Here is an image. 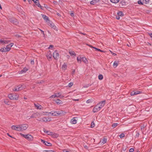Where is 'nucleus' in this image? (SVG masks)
Segmentation results:
<instances>
[{
    "label": "nucleus",
    "instance_id": "54",
    "mask_svg": "<svg viewBox=\"0 0 152 152\" xmlns=\"http://www.w3.org/2000/svg\"><path fill=\"white\" fill-rule=\"evenodd\" d=\"M150 0H145L146 4H147L149 3Z\"/></svg>",
    "mask_w": 152,
    "mask_h": 152
},
{
    "label": "nucleus",
    "instance_id": "43",
    "mask_svg": "<svg viewBox=\"0 0 152 152\" xmlns=\"http://www.w3.org/2000/svg\"><path fill=\"white\" fill-rule=\"evenodd\" d=\"M94 126H95V124H94V122H92L91 124V128H93V127H94Z\"/></svg>",
    "mask_w": 152,
    "mask_h": 152
},
{
    "label": "nucleus",
    "instance_id": "12",
    "mask_svg": "<svg viewBox=\"0 0 152 152\" xmlns=\"http://www.w3.org/2000/svg\"><path fill=\"white\" fill-rule=\"evenodd\" d=\"M42 120L43 122H50L51 121V118H47L44 117L42 118Z\"/></svg>",
    "mask_w": 152,
    "mask_h": 152
},
{
    "label": "nucleus",
    "instance_id": "31",
    "mask_svg": "<svg viewBox=\"0 0 152 152\" xmlns=\"http://www.w3.org/2000/svg\"><path fill=\"white\" fill-rule=\"evenodd\" d=\"M44 144L47 146H50L51 145V144L50 143L48 142L47 141L44 142Z\"/></svg>",
    "mask_w": 152,
    "mask_h": 152
},
{
    "label": "nucleus",
    "instance_id": "26",
    "mask_svg": "<svg viewBox=\"0 0 152 152\" xmlns=\"http://www.w3.org/2000/svg\"><path fill=\"white\" fill-rule=\"evenodd\" d=\"M118 61H115L113 65V67L115 68L117 67V66H118Z\"/></svg>",
    "mask_w": 152,
    "mask_h": 152
},
{
    "label": "nucleus",
    "instance_id": "49",
    "mask_svg": "<svg viewBox=\"0 0 152 152\" xmlns=\"http://www.w3.org/2000/svg\"><path fill=\"white\" fill-rule=\"evenodd\" d=\"M134 151V149L133 148H131L129 150V152H133Z\"/></svg>",
    "mask_w": 152,
    "mask_h": 152
},
{
    "label": "nucleus",
    "instance_id": "22",
    "mask_svg": "<svg viewBox=\"0 0 152 152\" xmlns=\"http://www.w3.org/2000/svg\"><path fill=\"white\" fill-rule=\"evenodd\" d=\"M9 41H7V40H0V43H3V44H8L9 43Z\"/></svg>",
    "mask_w": 152,
    "mask_h": 152
},
{
    "label": "nucleus",
    "instance_id": "34",
    "mask_svg": "<svg viewBox=\"0 0 152 152\" xmlns=\"http://www.w3.org/2000/svg\"><path fill=\"white\" fill-rule=\"evenodd\" d=\"M69 53L71 56H75V54L74 51H69Z\"/></svg>",
    "mask_w": 152,
    "mask_h": 152
},
{
    "label": "nucleus",
    "instance_id": "40",
    "mask_svg": "<svg viewBox=\"0 0 152 152\" xmlns=\"http://www.w3.org/2000/svg\"><path fill=\"white\" fill-rule=\"evenodd\" d=\"M73 84V83L71 82V83H69L68 86L69 87H71L72 86Z\"/></svg>",
    "mask_w": 152,
    "mask_h": 152
},
{
    "label": "nucleus",
    "instance_id": "59",
    "mask_svg": "<svg viewBox=\"0 0 152 152\" xmlns=\"http://www.w3.org/2000/svg\"><path fill=\"white\" fill-rule=\"evenodd\" d=\"M40 30L41 31V32H42V34H43L44 35H45V34H44V31L41 30Z\"/></svg>",
    "mask_w": 152,
    "mask_h": 152
},
{
    "label": "nucleus",
    "instance_id": "50",
    "mask_svg": "<svg viewBox=\"0 0 152 152\" xmlns=\"http://www.w3.org/2000/svg\"><path fill=\"white\" fill-rule=\"evenodd\" d=\"M110 52L111 53L113 56H115L116 55V54L115 53H114L112 52V51H110Z\"/></svg>",
    "mask_w": 152,
    "mask_h": 152
},
{
    "label": "nucleus",
    "instance_id": "29",
    "mask_svg": "<svg viewBox=\"0 0 152 152\" xmlns=\"http://www.w3.org/2000/svg\"><path fill=\"white\" fill-rule=\"evenodd\" d=\"M5 49V48H2L0 49V51L2 52H7Z\"/></svg>",
    "mask_w": 152,
    "mask_h": 152
},
{
    "label": "nucleus",
    "instance_id": "35",
    "mask_svg": "<svg viewBox=\"0 0 152 152\" xmlns=\"http://www.w3.org/2000/svg\"><path fill=\"white\" fill-rule=\"evenodd\" d=\"M98 79L100 80H102L103 79V76L102 75H100L98 76Z\"/></svg>",
    "mask_w": 152,
    "mask_h": 152
},
{
    "label": "nucleus",
    "instance_id": "17",
    "mask_svg": "<svg viewBox=\"0 0 152 152\" xmlns=\"http://www.w3.org/2000/svg\"><path fill=\"white\" fill-rule=\"evenodd\" d=\"M41 15L43 18L47 22H48H48H49L50 21L49 20L48 17L47 16L43 14H42Z\"/></svg>",
    "mask_w": 152,
    "mask_h": 152
},
{
    "label": "nucleus",
    "instance_id": "1",
    "mask_svg": "<svg viewBox=\"0 0 152 152\" xmlns=\"http://www.w3.org/2000/svg\"><path fill=\"white\" fill-rule=\"evenodd\" d=\"M20 135L28 141H32L33 140L34 137L31 135L29 134L26 135L22 134H20Z\"/></svg>",
    "mask_w": 152,
    "mask_h": 152
},
{
    "label": "nucleus",
    "instance_id": "8",
    "mask_svg": "<svg viewBox=\"0 0 152 152\" xmlns=\"http://www.w3.org/2000/svg\"><path fill=\"white\" fill-rule=\"evenodd\" d=\"M24 88V87H23L22 85H19L13 89V90L14 91H18L22 90Z\"/></svg>",
    "mask_w": 152,
    "mask_h": 152
},
{
    "label": "nucleus",
    "instance_id": "37",
    "mask_svg": "<svg viewBox=\"0 0 152 152\" xmlns=\"http://www.w3.org/2000/svg\"><path fill=\"white\" fill-rule=\"evenodd\" d=\"M96 0H93L90 2V3L91 4H94L96 3Z\"/></svg>",
    "mask_w": 152,
    "mask_h": 152
},
{
    "label": "nucleus",
    "instance_id": "36",
    "mask_svg": "<svg viewBox=\"0 0 152 152\" xmlns=\"http://www.w3.org/2000/svg\"><path fill=\"white\" fill-rule=\"evenodd\" d=\"M93 102V100L91 99H89L86 101V102L87 103H91Z\"/></svg>",
    "mask_w": 152,
    "mask_h": 152
},
{
    "label": "nucleus",
    "instance_id": "55",
    "mask_svg": "<svg viewBox=\"0 0 152 152\" xmlns=\"http://www.w3.org/2000/svg\"><path fill=\"white\" fill-rule=\"evenodd\" d=\"M120 17L118 15L116 17V18L118 20H119L120 19Z\"/></svg>",
    "mask_w": 152,
    "mask_h": 152
},
{
    "label": "nucleus",
    "instance_id": "9",
    "mask_svg": "<svg viewBox=\"0 0 152 152\" xmlns=\"http://www.w3.org/2000/svg\"><path fill=\"white\" fill-rule=\"evenodd\" d=\"M101 109L100 107H99L98 105L96 104L93 110V112L94 113L97 112L99 111Z\"/></svg>",
    "mask_w": 152,
    "mask_h": 152
},
{
    "label": "nucleus",
    "instance_id": "14",
    "mask_svg": "<svg viewBox=\"0 0 152 152\" xmlns=\"http://www.w3.org/2000/svg\"><path fill=\"white\" fill-rule=\"evenodd\" d=\"M34 106L37 109L42 110L43 109V107L41 105L38 104H34Z\"/></svg>",
    "mask_w": 152,
    "mask_h": 152
},
{
    "label": "nucleus",
    "instance_id": "52",
    "mask_svg": "<svg viewBox=\"0 0 152 152\" xmlns=\"http://www.w3.org/2000/svg\"><path fill=\"white\" fill-rule=\"evenodd\" d=\"M63 152H70L67 150L65 149V150H63Z\"/></svg>",
    "mask_w": 152,
    "mask_h": 152
},
{
    "label": "nucleus",
    "instance_id": "60",
    "mask_svg": "<svg viewBox=\"0 0 152 152\" xmlns=\"http://www.w3.org/2000/svg\"><path fill=\"white\" fill-rule=\"evenodd\" d=\"M149 34L150 36L152 38V33H149Z\"/></svg>",
    "mask_w": 152,
    "mask_h": 152
},
{
    "label": "nucleus",
    "instance_id": "44",
    "mask_svg": "<svg viewBox=\"0 0 152 152\" xmlns=\"http://www.w3.org/2000/svg\"><path fill=\"white\" fill-rule=\"evenodd\" d=\"M48 113L47 112H42V114L43 115H48V114L47 113Z\"/></svg>",
    "mask_w": 152,
    "mask_h": 152
},
{
    "label": "nucleus",
    "instance_id": "41",
    "mask_svg": "<svg viewBox=\"0 0 152 152\" xmlns=\"http://www.w3.org/2000/svg\"><path fill=\"white\" fill-rule=\"evenodd\" d=\"M49 24H50V25L49 24H48V25L50 26V27L52 28V27L54 26L55 25L54 24L52 23H50Z\"/></svg>",
    "mask_w": 152,
    "mask_h": 152
},
{
    "label": "nucleus",
    "instance_id": "23",
    "mask_svg": "<svg viewBox=\"0 0 152 152\" xmlns=\"http://www.w3.org/2000/svg\"><path fill=\"white\" fill-rule=\"evenodd\" d=\"M67 65L65 63H64L62 66L61 68L62 69L65 70L66 69Z\"/></svg>",
    "mask_w": 152,
    "mask_h": 152
},
{
    "label": "nucleus",
    "instance_id": "20",
    "mask_svg": "<svg viewBox=\"0 0 152 152\" xmlns=\"http://www.w3.org/2000/svg\"><path fill=\"white\" fill-rule=\"evenodd\" d=\"M28 70V69L26 68L25 67L24 68H23V70H21L19 72V74H21L23 73H25Z\"/></svg>",
    "mask_w": 152,
    "mask_h": 152
},
{
    "label": "nucleus",
    "instance_id": "45",
    "mask_svg": "<svg viewBox=\"0 0 152 152\" xmlns=\"http://www.w3.org/2000/svg\"><path fill=\"white\" fill-rule=\"evenodd\" d=\"M44 152H56L53 150L45 151Z\"/></svg>",
    "mask_w": 152,
    "mask_h": 152
},
{
    "label": "nucleus",
    "instance_id": "48",
    "mask_svg": "<svg viewBox=\"0 0 152 152\" xmlns=\"http://www.w3.org/2000/svg\"><path fill=\"white\" fill-rule=\"evenodd\" d=\"M48 114V115H51L52 116V111L50 112H48L46 113Z\"/></svg>",
    "mask_w": 152,
    "mask_h": 152
},
{
    "label": "nucleus",
    "instance_id": "47",
    "mask_svg": "<svg viewBox=\"0 0 152 152\" xmlns=\"http://www.w3.org/2000/svg\"><path fill=\"white\" fill-rule=\"evenodd\" d=\"M138 3L139 4L143 5V4L142 2L141 1V0H139L138 1Z\"/></svg>",
    "mask_w": 152,
    "mask_h": 152
},
{
    "label": "nucleus",
    "instance_id": "62",
    "mask_svg": "<svg viewBox=\"0 0 152 152\" xmlns=\"http://www.w3.org/2000/svg\"><path fill=\"white\" fill-rule=\"evenodd\" d=\"M64 97V96H61H61H60L59 97H60V98H61V99H62V98H63Z\"/></svg>",
    "mask_w": 152,
    "mask_h": 152
},
{
    "label": "nucleus",
    "instance_id": "18",
    "mask_svg": "<svg viewBox=\"0 0 152 152\" xmlns=\"http://www.w3.org/2000/svg\"><path fill=\"white\" fill-rule=\"evenodd\" d=\"M10 20L11 22L15 24H17L18 23V22L17 21V20L15 18H12L10 19Z\"/></svg>",
    "mask_w": 152,
    "mask_h": 152
},
{
    "label": "nucleus",
    "instance_id": "58",
    "mask_svg": "<svg viewBox=\"0 0 152 152\" xmlns=\"http://www.w3.org/2000/svg\"><path fill=\"white\" fill-rule=\"evenodd\" d=\"M44 132L45 133H47L48 132V131H47V130H45V129H44Z\"/></svg>",
    "mask_w": 152,
    "mask_h": 152
},
{
    "label": "nucleus",
    "instance_id": "33",
    "mask_svg": "<svg viewBox=\"0 0 152 152\" xmlns=\"http://www.w3.org/2000/svg\"><path fill=\"white\" fill-rule=\"evenodd\" d=\"M113 3H117L119 2V0H110Z\"/></svg>",
    "mask_w": 152,
    "mask_h": 152
},
{
    "label": "nucleus",
    "instance_id": "38",
    "mask_svg": "<svg viewBox=\"0 0 152 152\" xmlns=\"http://www.w3.org/2000/svg\"><path fill=\"white\" fill-rule=\"evenodd\" d=\"M36 113H34V114H33L32 115L31 117H30V118H36Z\"/></svg>",
    "mask_w": 152,
    "mask_h": 152
},
{
    "label": "nucleus",
    "instance_id": "10",
    "mask_svg": "<svg viewBox=\"0 0 152 152\" xmlns=\"http://www.w3.org/2000/svg\"><path fill=\"white\" fill-rule=\"evenodd\" d=\"M105 104V101L104 100L98 103L97 104L98 105L100 108L101 109L104 105Z\"/></svg>",
    "mask_w": 152,
    "mask_h": 152
},
{
    "label": "nucleus",
    "instance_id": "7",
    "mask_svg": "<svg viewBox=\"0 0 152 152\" xmlns=\"http://www.w3.org/2000/svg\"><path fill=\"white\" fill-rule=\"evenodd\" d=\"M59 54L57 51H55L53 53V56L54 58L56 60H58L59 58Z\"/></svg>",
    "mask_w": 152,
    "mask_h": 152
},
{
    "label": "nucleus",
    "instance_id": "53",
    "mask_svg": "<svg viewBox=\"0 0 152 152\" xmlns=\"http://www.w3.org/2000/svg\"><path fill=\"white\" fill-rule=\"evenodd\" d=\"M53 47V46L52 45H50L49 47L48 48V49H50L51 48H52Z\"/></svg>",
    "mask_w": 152,
    "mask_h": 152
},
{
    "label": "nucleus",
    "instance_id": "19",
    "mask_svg": "<svg viewBox=\"0 0 152 152\" xmlns=\"http://www.w3.org/2000/svg\"><path fill=\"white\" fill-rule=\"evenodd\" d=\"M57 115H63L66 113V112H64L63 110H61L60 111H57Z\"/></svg>",
    "mask_w": 152,
    "mask_h": 152
},
{
    "label": "nucleus",
    "instance_id": "15",
    "mask_svg": "<svg viewBox=\"0 0 152 152\" xmlns=\"http://www.w3.org/2000/svg\"><path fill=\"white\" fill-rule=\"evenodd\" d=\"M141 93V91H133L131 93V96L134 95H137L138 94H140Z\"/></svg>",
    "mask_w": 152,
    "mask_h": 152
},
{
    "label": "nucleus",
    "instance_id": "64",
    "mask_svg": "<svg viewBox=\"0 0 152 152\" xmlns=\"http://www.w3.org/2000/svg\"><path fill=\"white\" fill-rule=\"evenodd\" d=\"M70 15H71L72 16H73L74 15V14L73 13H71V14H70Z\"/></svg>",
    "mask_w": 152,
    "mask_h": 152
},
{
    "label": "nucleus",
    "instance_id": "24",
    "mask_svg": "<svg viewBox=\"0 0 152 152\" xmlns=\"http://www.w3.org/2000/svg\"><path fill=\"white\" fill-rule=\"evenodd\" d=\"M56 103L57 104H62V102L60 99H58L56 101Z\"/></svg>",
    "mask_w": 152,
    "mask_h": 152
},
{
    "label": "nucleus",
    "instance_id": "51",
    "mask_svg": "<svg viewBox=\"0 0 152 152\" xmlns=\"http://www.w3.org/2000/svg\"><path fill=\"white\" fill-rule=\"evenodd\" d=\"M92 48L95 49V50H97V51H100V49H98V48H97L95 47H91Z\"/></svg>",
    "mask_w": 152,
    "mask_h": 152
},
{
    "label": "nucleus",
    "instance_id": "56",
    "mask_svg": "<svg viewBox=\"0 0 152 152\" xmlns=\"http://www.w3.org/2000/svg\"><path fill=\"white\" fill-rule=\"evenodd\" d=\"M75 70H73V71H72V75H74L75 73Z\"/></svg>",
    "mask_w": 152,
    "mask_h": 152
},
{
    "label": "nucleus",
    "instance_id": "32",
    "mask_svg": "<svg viewBox=\"0 0 152 152\" xmlns=\"http://www.w3.org/2000/svg\"><path fill=\"white\" fill-rule=\"evenodd\" d=\"M57 111H53L52 116H56L57 115Z\"/></svg>",
    "mask_w": 152,
    "mask_h": 152
},
{
    "label": "nucleus",
    "instance_id": "21",
    "mask_svg": "<svg viewBox=\"0 0 152 152\" xmlns=\"http://www.w3.org/2000/svg\"><path fill=\"white\" fill-rule=\"evenodd\" d=\"M35 3L38 7L42 8V6L40 5L38 0H36Z\"/></svg>",
    "mask_w": 152,
    "mask_h": 152
},
{
    "label": "nucleus",
    "instance_id": "6",
    "mask_svg": "<svg viewBox=\"0 0 152 152\" xmlns=\"http://www.w3.org/2000/svg\"><path fill=\"white\" fill-rule=\"evenodd\" d=\"M61 96V93L60 92H58L56 93H54L53 95H51L50 97V98H53L56 97H59Z\"/></svg>",
    "mask_w": 152,
    "mask_h": 152
},
{
    "label": "nucleus",
    "instance_id": "3",
    "mask_svg": "<svg viewBox=\"0 0 152 152\" xmlns=\"http://www.w3.org/2000/svg\"><path fill=\"white\" fill-rule=\"evenodd\" d=\"M20 131H23L26 130L28 127V125L27 124H20Z\"/></svg>",
    "mask_w": 152,
    "mask_h": 152
},
{
    "label": "nucleus",
    "instance_id": "2",
    "mask_svg": "<svg viewBox=\"0 0 152 152\" xmlns=\"http://www.w3.org/2000/svg\"><path fill=\"white\" fill-rule=\"evenodd\" d=\"M8 97L10 99L12 100H17L19 97L18 95L12 94H9Z\"/></svg>",
    "mask_w": 152,
    "mask_h": 152
},
{
    "label": "nucleus",
    "instance_id": "39",
    "mask_svg": "<svg viewBox=\"0 0 152 152\" xmlns=\"http://www.w3.org/2000/svg\"><path fill=\"white\" fill-rule=\"evenodd\" d=\"M118 123H114L112 125V126L113 128H115V127H116V126H118Z\"/></svg>",
    "mask_w": 152,
    "mask_h": 152
},
{
    "label": "nucleus",
    "instance_id": "11",
    "mask_svg": "<svg viewBox=\"0 0 152 152\" xmlns=\"http://www.w3.org/2000/svg\"><path fill=\"white\" fill-rule=\"evenodd\" d=\"M14 44L13 43H11L9 45H7L6 47L5 48V49L6 50L7 52H8L10 51V49L11 48L13 45Z\"/></svg>",
    "mask_w": 152,
    "mask_h": 152
},
{
    "label": "nucleus",
    "instance_id": "16",
    "mask_svg": "<svg viewBox=\"0 0 152 152\" xmlns=\"http://www.w3.org/2000/svg\"><path fill=\"white\" fill-rule=\"evenodd\" d=\"M46 56L48 59H50L52 58V55L51 52L50 51L48 52L46 55Z\"/></svg>",
    "mask_w": 152,
    "mask_h": 152
},
{
    "label": "nucleus",
    "instance_id": "61",
    "mask_svg": "<svg viewBox=\"0 0 152 152\" xmlns=\"http://www.w3.org/2000/svg\"><path fill=\"white\" fill-rule=\"evenodd\" d=\"M41 142H43L44 143V142H45V141L44 140H42V139H41Z\"/></svg>",
    "mask_w": 152,
    "mask_h": 152
},
{
    "label": "nucleus",
    "instance_id": "25",
    "mask_svg": "<svg viewBox=\"0 0 152 152\" xmlns=\"http://www.w3.org/2000/svg\"><path fill=\"white\" fill-rule=\"evenodd\" d=\"M82 60L85 63L87 64L88 63V61L86 58L85 57H83L82 58Z\"/></svg>",
    "mask_w": 152,
    "mask_h": 152
},
{
    "label": "nucleus",
    "instance_id": "42",
    "mask_svg": "<svg viewBox=\"0 0 152 152\" xmlns=\"http://www.w3.org/2000/svg\"><path fill=\"white\" fill-rule=\"evenodd\" d=\"M125 135L124 133L121 134L119 136L121 138H122L124 137Z\"/></svg>",
    "mask_w": 152,
    "mask_h": 152
},
{
    "label": "nucleus",
    "instance_id": "5",
    "mask_svg": "<svg viewBox=\"0 0 152 152\" xmlns=\"http://www.w3.org/2000/svg\"><path fill=\"white\" fill-rule=\"evenodd\" d=\"M77 120L78 119L77 117H73L71 120L70 123L72 124H75L77 123Z\"/></svg>",
    "mask_w": 152,
    "mask_h": 152
},
{
    "label": "nucleus",
    "instance_id": "28",
    "mask_svg": "<svg viewBox=\"0 0 152 152\" xmlns=\"http://www.w3.org/2000/svg\"><path fill=\"white\" fill-rule=\"evenodd\" d=\"M118 15L120 16H122L124 15V14L122 12H119L117 13Z\"/></svg>",
    "mask_w": 152,
    "mask_h": 152
},
{
    "label": "nucleus",
    "instance_id": "57",
    "mask_svg": "<svg viewBox=\"0 0 152 152\" xmlns=\"http://www.w3.org/2000/svg\"><path fill=\"white\" fill-rule=\"evenodd\" d=\"M139 133H137L136 134V137H138L139 136Z\"/></svg>",
    "mask_w": 152,
    "mask_h": 152
},
{
    "label": "nucleus",
    "instance_id": "4",
    "mask_svg": "<svg viewBox=\"0 0 152 152\" xmlns=\"http://www.w3.org/2000/svg\"><path fill=\"white\" fill-rule=\"evenodd\" d=\"M11 129L14 130L18 131H20V126L19 125H13L11 127Z\"/></svg>",
    "mask_w": 152,
    "mask_h": 152
},
{
    "label": "nucleus",
    "instance_id": "46",
    "mask_svg": "<svg viewBox=\"0 0 152 152\" xmlns=\"http://www.w3.org/2000/svg\"><path fill=\"white\" fill-rule=\"evenodd\" d=\"M52 28H53V29H54V30H56V31H57L58 30L57 28L55 25Z\"/></svg>",
    "mask_w": 152,
    "mask_h": 152
},
{
    "label": "nucleus",
    "instance_id": "63",
    "mask_svg": "<svg viewBox=\"0 0 152 152\" xmlns=\"http://www.w3.org/2000/svg\"><path fill=\"white\" fill-rule=\"evenodd\" d=\"M79 100V99H73V101H78Z\"/></svg>",
    "mask_w": 152,
    "mask_h": 152
},
{
    "label": "nucleus",
    "instance_id": "27",
    "mask_svg": "<svg viewBox=\"0 0 152 152\" xmlns=\"http://www.w3.org/2000/svg\"><path fill=\"white\" fill-rule=\"evenodd\" d=\"M107 141V139L105 138H104L102 140V141H101L100 143L101 144H103L104 143H105Z\"/></svg>",
    "mask_w": 152,
    "mask_h": 152
},
{
    "label": "nucleus",
    "instance_id": "30",
    "mask_svg": "<svg viewBox=\"0 0 152 152\" xmlns=\"http://www.w3.org/2000/svg\"><path fill=\"white\" fill-rule=\"evenodd\" d=\"M77 60L78 62L81 63V62L82 58L80 57H77Z\"/></svg>",
    "mask_w": 152,
    "mask_h": 152
},
{
    "label": "nucleus",
    "instance_id": "13",
    "mask_svg": "<svg viewBox=\"0 0 152 152\" xmlns=\"http://www.w3.org/2000/svg\"><path fill=\"white\" fill-rule=\"evenodd\" d=\"M47 134L49 135H51L54 137H57L58 136V135L50 131H48Z\"/></svg>",
    "mask_w": 152,
    "mask_h": 152
}]
</instances>
